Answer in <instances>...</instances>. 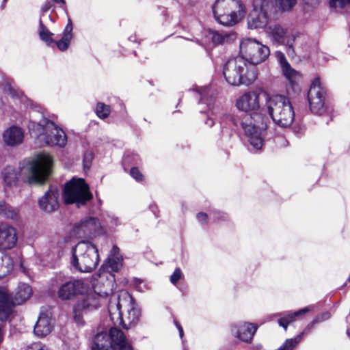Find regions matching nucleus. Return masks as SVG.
Segmentation results:
<instances>
[{
	"instance_id": "obj_48",
	"label": "nucleus",
	"mask_w": 350,
	"mask_h": 350,
	"mask_svg": "<svg viewBox=\"0 0 350 350\" xmlns=\"http://www.w3.org/2000/svg\"><path fill=\"white\" fill-rule=\"evenodd\" d=\"M197 219L201 224H207V218L208 215L202 212H200L197 214L196 215Z\"/></svg>"
},
{
	"instance_id": "obj_37",
	"label": "nucleus",
	"mask_w": 350,
	"mask_h": 350,
	"mask_svg": "<svg viewBox=\"0 0 350 350\" xmlns=\"http://www.w3.org/2000/svg\"><path fill=\"white\" fill-rule=\"evenodd\" d=\"M304 332L296 336L295 338L287 339L282 346L278 350H293L296 345L301 341Z\"/></svg>"
},
{
	"instance_id": "obj_28",
	"label": "nucleus",
	"mask_w": 350,
	"mask_h": 350,
	"mask_svg": "<svg viewBox=\"0 0 350 350\" xmlns=\"http://www.w3.org/2000/svg\"><path fill=\"white\" fill-rule=\"evenodd\" d=\"M32 295L31 287L25 283H19L15 290L13 301L16 304H22L30 298Z\"/></svg>"
},
{
	"instance_id": "obj_15",
	"label": "nucleus",
	"mask_w": 350,
	"mask_h": 350,
	"mask_svg": "<svg viewBox=\"0 0 350 350\" xmlns=\"http://www.w3.org/2000/svg\"><path fill=\"white\" fill-rule=\"evenodd\" d=\"M55 327V319L50 310L42 308L33 327V333L38 338L48 336Z\"/></svg>"
},
{
	"instance_id": "obj_46",
	"label": "nucleus",
	"mask_w": 350,
	"mask_h": 350,
	"mask_svg": "<svg viewBox=\"0 0 350 350\" xmlns=\"http://www.w3.org/2000/svg\"><path fill=\"white\" fill-rule=\"evenodd\" d=\"M182 271L179 268H176L173 274L170 276V282L173 284H176L178 280L181 278Z\"/></svg>"
},
{
	"instance_id": "obj_26",
	"label": "nucleus",
	"mask_w": 350,
	"mask_h": 350,
	"mask_svg": "<svg viewBox=\"0 0 350 350\" xmlns=\"http://www.w3.org/2000/svg\"><path fill=\"white\" fill-rule=\"evenodd\" d=\"M312 310L311 307H306L295 312H286L284 313H278L274 314L273 317H278V322L280 326L284 330L287 329L288 325L295 321L299 316L306 314Z\"/></svg>"
},
{
	"instance_id": "obj_59",
	"label": "nucleus",
	"mask_w": 350,
	"mask_h": 350,
	"mask_svg": "<svg viewBox=\"0 0 350 350\" xmlns=\"http://www.w3.org/2000/svg\"><path fill=\"white\" fill-rule=\"evenodd\" d=\"M3 334L2 332V330L0 328V343L2 342L3 340Z\"/></svg>"
},
{
	"instance_id": "obj_47",
	"label": "nucleus",
	"mask_w": 350,
	"mask_h": 350,
	"mask_svg": "<svg viewBox=\"0 0 350 350\" xmlns=\"http://www.w3.org/2000/svg\"><path fill=\"white\" fill-rule=\"evenodd\" d=\"M4 90L13 98L20 96L21 92L15 90L11 84H8Z\"/></svg>"
},
{
	"instance_id": "obj_56",
	"label": "nucleus",
	"mask_w": 350,
	"mask_h": 350,
	"mask_svg": "<svg viewBox=\"0 0 350 350\" xmlns=\"http://www.w3.org/2000/svg\"><path fill=\"white\" fill-rule=\"evenodd\" d=\"M205 124H206L208 126L211 127V126H213V124H214V121H213V118H209V117H208V118H207V120L205 121Z\"/></svg>"
},
{
	"instance_id": "obj_32",
	"label": "nucleus",
	"mask_w": 350,
	"mask_h": 350,
	"mask_svg": "<svg viewBox=\"0 0 350 350\" xmlns=\"http://www.w3.org/2000/svg\"><path fill=\"white\" fill-rule=\"evenodd\" d=\"M18 211L17 208L11 206L4 201H0V215L8 219H16Z\"/></svg>"
},
{
	"instance_id": "obj_12",
	"label": "nucleus",
	"mask_w": 350,
	"mask_h": 350,
	"mask_svg": "<svg viewBox=\"0 0 350 350\" xmlns=\"http://www.w3.org/2000/svg\"><path fill=\"white\" fill-rule=\"evenodd\" d=\"M325 90L321 86L319 77L312 81L308 92V100L311 111L315 114H322L324 111Z\"/></svg>"
},
{
	"instance_id": "obj_31",
	"label": "nucleus",
	"mask_w": 350,
	"mask_h": 350,
	"mask_svg": "<svg viewBox=\"0 0 350 350\" xmlns=\"http://www.w3.org/2000/svg\"><path fill=\"white\" fill-rule=\"evenodd\" d=\"M1 175L4 183L8 187L15 185L18 179V171L11 166L5 167L2 171Z\"/></svg>"
},
{
	"instance_id": "obj_57",
	"label": "nucleus",
	"mask_w": 350,
	"mask_h": 350,
	"mask_svg": "<svg viewBox=\"0 0 350 350\" xmlns=\"http://www.w3.org/2000/svg\"><path fill=\"white\" fill-rule=\"evenodd\" d=\"M18 265V267H19V269L23 272L26 275H28V273L27 272V270H26V268L24 266V264L23 263H21V264H17Z\"/></svg>"
},
{
	"instance_id": "obj_21",
	"label": "nucleus",
	"mask_w": 350,
	"mask_h": 350,
	"mask_svg": "<svg viewBox=\"0 0 350 350\" xmlns=\"http://www.w3.org/2000/svg\"><path fill=\"white\" fill-rule=\"evenodd\" d=\"M124 311L126 312V320L129 325L135 323L139 317L140 310L136 306L133 297L126 292L123 291Z\"/></svg>"
},
{
	"instance_id": "obj_61",
	"label": "nucleus",
	"mask_w": 350,
	"mask_h": 350,
	"mask_svg": "<svg viewBox=\"0 0 350 350\" xmlns=\"http://www.w3.org/2000/svg\"><path fill=\"white\" fill-rule=\"evenodd\" d=\"M134 159L137 160L139 159V157L137 154H133Z\"/></svg>"
},
{
	"instance_id": "obj_58",
	"label": "nucleus",
	"mask_w": 350,
	"mask_h": 350,
	"mask_svg": "<svg viewBox=\"0 0 350 350\" xmlns=\"http://www.w3.org/2000/svg\"><path fill=\"white\" fill-rule=\"evenodd\" d=\"M55 3H62L63 5L66 4L64 0H53Z\"/></svg>"
},
{
	"instance_id": "obj_3",
	"label": "nucleus",
	"mask_w": 350,
	"mask_h": 350,
	"mask_svg": "<svg viewBox=\"0 0 350 350\" xmlns=\"http://www.w3.org/2000/svg\"><path fill=\"white\" fill-rule=\"evenodd\" d=\"M223 74L228 83L232 85L252 84L258 77L255 66H247L240 56L229 59L225 64Z\"/></svg>"
},
{
	"instance_id": "obj_62",
	"label": "nucleus",
	"mask_w": 350,
	"mask_h": 350,
	"mask_svg": "<svg viewBox=\"0 0 350 350\" xmlns=\"http://www.w3.org/2000/svg\"><path fill=\"white\" fill-rule=\"evenodd\" d=\"M7 1H8V0H3V4H2V5H1L3 8L4 7L5 3L7 2Z\"/></svg>"
},
{
	"instance_id": "obj_42",
	"label": "nucleus",
	"mask_w": 350,
	"mask_h": 350,
	"mask_svg": "<svg viewBox=\"0 0 350 350\" xmlns=\"http://www.w3.org/2000/svg\"><path fill=\"white\" fill-rule=\"evenodd\" d=\"M93 159L94 154L92 151L88 150L84 153L83 160L84 169H89L90 167Z\"/></svg>"
},
{
	"instance_id": "obj_33",
	"label": "nucleus",
	"mask_w": 350,
	"mask_h": 350,
	"mask_svg": "<svg viewBox=\"0 0 350 350\" xmlns=\"http://www.w3.org/2000/svg\"><path fill=\"white\" fill-rule=\"evenodd\" d=\"M53 33L49 31L47 27L43 24L41 18L39 20V36L40 38L44 41L47 45L50 46L54 43L52 38Z\"/></svg>"
},
{
	"instance_id": "obj_44",
	"label": "nucleus",
	"mask_w": 350,
	"mask_h": 350,
	"mask_svg": "<svg viewBox=\"0 0 350 350\" xmlns=\"http://www.w3.org/2000/svg\"><path fill=\"white\" fill-rule=\"evenodd\" d=\"M25 350H50L45 345L41 342H33L28 345Z\"/></svg>"
},
{
	"instance_id": "obj_45",
	"label": "nucleus",
	"mask_w": 350,
	"mask_h": 350,
	"mask_svg": "<svg viewBox=\"0 0 350 350\" xmlns=\"http://www.w3.org/2000/svg\"><path fill=\"white\" fill-rule=\"evenodd\" d=\"M131 176L137 181H141L143 178V175L137 167H133L130 170Z\"/></svg>"
},
{
	"instance_id": "obj_54",
	"label": "nucleus",
	"mask_w": 350,
	"mask_h": 350,
	"mask_svg": "<svg viewBox=\"0 0 350 350\" xmlns=\"http://www.w3.org/2000/svg\"><path fill=\"white\" fill-rule=\"evenodd\" d=\"M174 323L178 329L180 337L182 338L183 336V329L180 324L178 321H174Z\"/></svg>"
},
{
	"instance_id": "obj_43",
	"label": "nucleus",
	"mask_w": 350,
	"mask_h": 350,
	"mask_svg": "<svg viewBox=\"0 0 350 350\" xmlns=\"http://www.w3.org/2000/svg\"><path fill=\"white\" fill-rule=\"evenodd\" d=\"M329 4L334 8H343L350 5V0H330Z\"/></svg>"
},
{
	"instance_id": "obj_22",
	"label": "nucleus",
	"mask_w": 350,
	"mask_h": 350,
	"mask_svg": "<svg viewBox=\"0 0 350 350\" xmlns=\"http://www.w3.org/2000/svg\"><path fill=\"white\" fill-rule=\"evenodd\" d=\"M123 301V291L120 292L118 298L114 297L110 299L108 311L111 321L114 323L122 324L124 323V305Z\"/></svg>"
},
{
	"instance_id": "obj_52",
	"label": "nucleus",
	"mask_w": 350,
	"mask_h": 350,
	"mask_svg": "<svg viewBox=\"0 0 350 350\" xmlns=\"http://www.w3.org/2000/svg\"><path fill=\"white\" fill-rule=\"evenodd\" d=\"M52 5L50 2H46L41 8V12L42 14L46 12L51 8Z\"/></svg>"
},
{
	"instance_id": "obj_25",
	"label": "nucleus",
	"mask_w": 350,
	"mask_h": 350,
	"mask_svg": "<svg viewBox=\"0 0 350 350\" xmlns=\"http://www.w3.org/2000/svg\"><path fill=\"white\" fill-rule=\"evenodd\" d=\"M268 23L267 14L254 8L247 17L248 27L252 29L264 28Z\"/></svg>"
},
{
	"instance_id": "obj_51",
	"label": "nucleus",
	"mask_w": 350,
	"mask_h": 350,
	"mask_svg": "<svg viewBox=\"0 0 350 350\" xmlns=\"http://www.w3.org/2000/svg\"><path fill=\"white\" fill-rule=\"evenodd\" d=\"M13 264H0V269H5L3 271V273H0V278H3L5 275V272L9 271V269Z\"/></svg>"
},
{
	"instance_id": "obj_4",
	"label": "nucleus",
	"mask_w": 350,
	"mask_h": 350,
	"mask_svg": "<svg viewBox=\"0 0 350 350\" xmlns=\"http://www.w3.org/2000/svg\"><path fill=\"white\" fill-rule=\"evenodd\" d=\"M28 128L47 145L64 147L67 144L65 132L53 121L44 117L38 122L29 121Z\"/></svg>"
},
{
	"instance_id": "obj_30",
	"label": "nucleus",
	"mask_w": 350,
	"mask_h": 350,
	"mask_svg": "<svg viewBox=\"0 0 350 350\" xmlns=\"http://www.w3.org/2000/svg\"><path fill=\"white\" fill-rule=\"evenodd\" d=\"M72 25L71 21L69 19L68 23L63 32V35L61 40L55 42V44L60 51H65L68 49L70 42L72 38Z\"/></svg>"
},
{
	"instance_id": "obj_5",
	"label": "nucleus",
	"mask_w": 350,
	"mask_h": 350,
	"mask_svg": "<svg viewBox=\"0 0 350 350\" xmlns=\"http://www.w3.org/2000/svg\"><path fill=\"white\" fill-rule=\"evenodd\" d=\"M213 12L218 23L224 26H233L244 17L246 10L240 0H216Z\"/></svg>"
},
{
	"instance_id": "obj_55",
	"label": "nucleus",
	"mask_w": 350,
	"mask_h": 350,
	"mask_svg": "<svg viewBox=\"0 0 350 350\" xmlns=\"http://www.w3.org/2000/svg\"><path fill=\"white\" fill-rule=\"evenodd\" d=\"M305 3L308 5H310L311 6H314L315 5H317L320 0H304Z\"/></svg>"
},
{
	"instance_id": "obj_17",
	"label": "nucleus",
	"mask_w": 350,
	"mask_h": 350,
	"mask_svg": "<svg viewBox=\"0 0 350 350\" xmlns=\"http://www.w3.org/2000/svg\"><path fill=\"white\" fill-rule=\"evenodd\" d=\"M258 329L255 324L243 322L232 327V334L241 341L250 343Z\"/></svg>"
},
{
	"instance_id": "obj_1",
	"label": "nucleus",
	"mask_w": 350,
	"mask_h": 350,
	"mask_svg": "<svg viewBox=\"0 0 350 350\" xmlns=\"http://www.w3.org/2000/svg\"><path fill=\"white\" fill-rule=\"evenodd\" d=\"M235 106L239 111L250 114L245 115L241 120L230 114H224L220 120L221 124H232L236 128L240 124L253 148L260 150L265 143L269 120L268 116L260 109L258 94L255 91L245 92L237 99Z\"/></svg>"
},
{
	"instance_id": "obj_38",
	"label": "nucleus",
	"mask_w": 350,
	"mask_h": 350,
	"mask_svg": "<svg viewBox=\"0 0 350 350\" xmlns=\"http://www.w3.org/2000/svg\"><path fill=\"white\" fill-rule=\"evenodd\" d=\"M273 7L272 0H254V8H258L259 10H262L267 14V12Z\"/></svg>"
},
{
	"instance_id": "obj_11",
	"label": "nucleus",
	"mask_w": 350,
	"mask_h": 350,
	"mask_svg": "<svg viewBox=\"0 0 350 350\" xmlns=\"http://www.w3.org/2000/svg\"><path fill=\"white\" fill-rule=\"evenodd\" d=\"M266 33L273 44L285 45L288 55H293L295 53L293 45L295 36L287 29L280 24L273 23L267 27Z\"/></svg>"
},
{
	"instance_id": "obj_63",
	"label": "nucleus",
	"mask_w": 350,
	"mask_h": 350,
	"mask_svg": "<svg viewBox=\"0 0 350 350\" xmlns=\"http://www.w3.org/2000/svg\"><path fill=\"white\" fill-rule=\"evenodd\" d=\"M347 334L350 336L349 332H347Z\"/></svg>"
},
{
	"instance_id": "obj_9",
	"label": "nucleus",
	"mask_w": 350,
	"mask_h": 350,
	"mask_svg": "<svg viewBox=\"0 0 350 350\" xmlns=\"http://www.w3.org/2000/svg\"><path fill=\"white\" fill-rule=\"evenodd\" d=\"M53 159L46 153L38 154L27 165L29 184L43 183L51 174Z\"/></svg>"
},
{
	"instance_id": "obj_29",
	"label": "nucleus",
	"mask_w": 350,
	"mask_h": 350,
	"mask_svg": "<svg viewBox=\"0 0 350 350\" xmlns=\"http://www.w3.org/2000/svg\"><path fill=\"white\" fill-rule=\"evenodd\" d=\"M200 98L199 103L200 105L204 104L206 106L204 108L200 110L201 113L206 112L211 109L213 105V92L211 88L208 87H202L198 90Z\"/></svg>"
},
{
	"instance_id": "obj_20",
	"label": "nucleus",
	"mask_w": 350,
	"mask_h": 350,
	"mask_svg": "<svg viewBox=\"0 0 350 350\" xmlns=\"http://www.w3.org/2000/svg\"><path fill=\"white\" fill-rule=\"evenodd\" d=\"M14 301L8 290L0 286V321L8 319L13 311Z\"/></svg>"
},
{
	"instance_id": "obj_27",
	"label": "nucleus",
	"mask_w": 350,
	"mask_h": 350,
	"mask_svg": "<svg viewBox=\"0 0 350 350\" xmlns=\"http://www.w3.org/2000/svg\"><path fill=\"white\" fill-rule=\"evenodd\" d=\"M23 132L16 126H12L6 129L3 134L4 142L10 146H15L23 142Z\"/></svg>"
},
{
	"instance_id": "obj_19",
	"label": "nucleus",
	"mask_w": 350,
	"mask_h": 350,
	"mask_svg": "<svg viewBox=\"0 0 350 350\" xmlns=\"http://www.w3.org/2000/svg\"><path fill=\"white\" fill-rule=\"evenodd\" d=\"M58 198V189L55 187H50L38 200L40 208L46 213H51L57 210L59 208Z\"/></svg>"
},
{
	"instance_id": "obj_41",
	"label": "nucleus",
	"mask_w": 350,
	"mask_h": 350,
	"mask_svg": "<svg viewBox=\"0 0 350 350\" xmlns=\"http://www.w3.org/2000/svg\"><path fill=\"white\" fill-rule=\"evenodd\" d=\"M97 264H72L73 269L81 273H90L94 270Z\"/></svg>"
},
{
	"instance_id": "obj_8",
	"label": "nucleus",
	"mask_w": 350,
	"mask_h": 350,
	"mask_svg": "<svg viewBox=\"0 0 350 350\" xmlns=\"http://www.w3.org/2000/svg\"><path fill=\"white\" fill-rule=\"evenodd\" d=\"M240 53L249 66L255 65L265 62L270 54L269 48L256 39L245 38L240 44Z\"/></svg>"
},
{
	"instance_id": "obj_36",
	"label": "nucleus",
	"mask_w": 350,
	"mask_h": 350,
	"mask_svg": "<svg viewBox=\"0 0 350 350\" xmlns=\"http://www.w3.org/2000/svg\"><path fill=\"white\" fill-rule=\"evenodd\" d=\"M275 5L282 12H289L297 3V0H274Z\"/></svg>"
},
{
	"instance_id": "obj_16",
	"label": "nucleus",
	"mask_w": 350,
	"mask_h": 350,
	"mask_svg": "<svg viewBox=\"0 0 350 350\" xmlns=\"http://www.w3.org/2000/svg\"><path fill=\"white\" fill-rule=\"evenodd\" d=\"M87 291L84 282L79 280L68 281L62 284L58 288L57 295L62 300H69Z\"/></svg>"
},
{
	"instance_id": "obj_7",
	"label": "nucleus",
	"mask_w": 350,
	"mask_h": 350,
	"mask_svg": "<svg viewBox=\"0 0 350 350\" xmlns=\"http://www.w3.org/2000/svg\"><path fill=\"white\" fill-rule=\"evenodd\" d=\"M92 350H133L127 342L124 333L112 327L109 334L100 332L96 335Z\"/></svg>"
},
{
	"instance_id": "obj_60",
	"label": "nucleus",
	"mask_w": 350,
	"mask_h": 350,
	"mask_svg": "<svg viewBox=\"0 0 350 350\" xmlns=\"http://www.w3.org/2000/svg\"><path fill=\"white\" fill-rule=\"evenodd\" d=\"M124 162L125 163H129V157H124Z\"/></svg>"
},
{
	"instance_id": "obj_50",
	"label": "nucleus",
	"mask_w": 350,
	"mask_h": 350,
	"mask_svg": "<svg viewBox=\"0 0 350 350\" xmlns=\"http://www.w3.org/2000/svg\"><path fill=\"white\" fill-rule=\"evenodd\" d=\"M211 216L214 219H225L227 217V215L224 213H221L219 211H215L211 213Z\"/></svg>"
},
{
	"instance_id": "obj_53",
	"label": "nucleus",
	"mask_w": 350,
	"mask_h": 350,
	"mask_svg": "<svg viewBox=\"0 0 350 350\" xmlns=\"http://www.w3.org/2000/svg\"><path fill=\"white\" fill-rule=\"evenodd\" d=\"M0 260L1 261H9L10 260V257L5 254L3 252H2L1 250H0Z\"/></svg>"
},
{
	"instance_id": "obj_2",
	"label": "nucleus",
	"mask_w": 350,
	"mask_h": 350,
	"mask_svg": "<svg viewBox=\"0 0 350 350\" xmlns=\"http://www.w3.org/2000/svg\"><path fill=\"white\" fill-rule=\"evenodd\" d=\"M265 109L269 118L282 128L290 126L295 118V111L290 98L282 94L265 93Z\"/></svg>"
},
{
	"instance_id": "obj_49",
	"label": "nucleus",
	"mask_w": 350,
	"mask_h": 350,
	"mask_svg": "<svg viewBox=\"0 0 350 350\" xmlns=\"http://www.w3.org/2000/svg\"><path fill=\"white\" fill-rule=\"evenodd\" d=\"M108 218L109 219V222L111 224V227H115L121 224L120 219L118 217H116L115 215H109Z\"/></svg>"
},
{
	"instance_id": "obj_6",
	"label": "nucleus",
	"mask_w": 350,
	"mask_h": 350,
	"mask_svg": "<svg viewBox=\"0 0 350 350\" xmlns=\"http://www.w3.org/2000/svg\"><path fill=\"white\" fill-rule=\"evenodd\" d=\"M122 266V264H103L93 275L94 293L103 299L111 294L115 286L113 273L118 272Z\"/></svg>"
},
{
	"instance_id": "obj_39",
	"label": "nucleus",
	"mask_w": 350,
	"mask_h": 350,
	"mask_svg": "<svg viewBox=\"0 0 350 350\" xmlns=\"http://www.w3.org/2000/svg\"><path fill=\"white\" fill-rule=\"evenodd\" d=\"M96 113L100 118L105 119L107 118L110 113V107L104 103H99L97 104Z\"/></svg>"
},
{
	"instance_id": "obj_34",
	"label": "nucleus",
	"mask_w": 350,
	"mask_h": 350,
	"mask_svg": "<svg viewBox=\"0 0 350 350\" xmlns=\"http://www.w3.org/2000/svg\"><path fill=\"white\" fill-rule=\"evenodd\" d=\"M209 34L211 37V40L213 43L217 44H221L229 41L232 34L227 33H220L217 31L211 30L209 31Z\"/></svg>"
},
{
	"instance_id": "obj_18",
	"label": "nucleus",
	"mask_w": 350,
	"mask_h": 350,
	"mask_svg": "<svg viewBox=\"0 0 350 350\" xmlns=\"http://www.w3.org/2000/svg\"><path fill=\"white\" fill-rule=\"evenodd\" d=\"M17 242L16 230L12 226L2 223L0 224V250L3 252L14 247Z\"/></svg>"
},
{
	"instance_id": "obj_40",
	"label": "nucleus",
	"mask_w": 350,
	"mask_h": 350,
	"mask_svg": "<svg viewBox=\"0 0 350 350\" xmlns=\"http://www.w3.org/2000/svg\"><path fill=\"white\" fill-rule=\"evenodd\" d=\"M330 317H331V314L328 312H324L321 313V314L316 317V318L314 319L313 321L310 324L308 325L305 331L312 329L314 325L321 323L324 321H326V320L329 319Z\"/></svg>"
},
{
	"instance_id": "obj_10",
	"label": "nucleus",
	"mask_w": 350,
	"mask_h": 350,
	"mask_svg": "<svg viewBox=\"0 0 350 350\" xmlns=\"http://www.w3.org/2000/svg\"><path fill=\"white\" fill-rule=\"evenodd\" d=\"M92 198L88 185L82 178H72L68 182L64 190V202L67 204L84 205Z\"/></svg>"
},
{
	"instance_id": "obj_14",
	"label": "nucleus",
	"mask_w": 350,
	"mask_h": 350,
	"mask_svg": "<svg viewBox=\"0 0 350 350\" xmlns=\"http://www.w3.org/2000/svg\"><path fill=\"white\" fill-rule=\"evenodd\" d=\"M101 297L94 292L89 293L85 297L79 300L74 306V318L80 323L81 316L87 312L98 309L101 304Z\"/></svg>"
},
{
	"instance_id": "obj_35",
	"label": "nucleus",
	"mask_w": 350,
	"mask_h": 350,
	"mask_svg": "<svg viewBox=\"0 0 350 350\" xmlns=\"http://www.w3.org/2000/svg\"><path fill=\"white\" fill-rule=\"evenodd\" d=\"M124 260L123 256L120 254V249L113 245L109 252L108 257L104 262H121Z\"/></svg>"
},
{
	"instance_id": "obj_23",
	"label": "nucleus",
	"mask_w": 350,
	"mask_h": 350,
	"mask_svg": "<svg viewBox=\"0 0 350 350\" xmlns=\"http://www.w3.org/2000/svg\"><path fill=\"white\" fill-rule=\"evenodd\" d=\"M84 248L86 249V251L85 253L83 254V261H87L86 257H90V260L91 261L94 262H99L100 259L98 252L96 246L94 245H89L85 241H81L76 245L75 247H72V257L70 262H78L79 258L76 254L77 250H83Z\"/></svg>"
},
{
	"instance_id": "obj_13",
	"label": "nucleus",
	"mask_w": 350,
	"mask_h": 350,
	"mask_svg": "<svg viewBox=\"0 0 350 350\" xmlns=\"http://www.w3.org/2000/svg\"><path fill=\"white\" fill-rule=\"evenodd\" d=\"M72 232L79 239H91L102 232V226L97 218L85 217L74 225Z\"/></svg>"
},
{
	"instance_id": "obj_24",
	"label": "nucleus",
	"mask_w": 350,
	"mask_h": 350,
	"mask_svg": "<svg viewBox=\"0 0 350 350\" xmlns=\"http://www.w3.org/2000/svg\"><path fill=\"white\" fill-rule=\"evenodd\" d=\"M280 62L284 76L294 89L298 82L301 79L302 75L291 67L282 53H281L280 57Z\"/></svg>"
}]
</instances>
